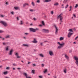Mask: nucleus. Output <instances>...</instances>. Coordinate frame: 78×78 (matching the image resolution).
Listing matches in <instances>:
<instances>
[{"label":"nucleus","mask_w":78,"mask_h":78,"mask_svg":"<svg viewBox=\"0 0 78 78\" xmlns=\"http://www.w3.org/2000/svg\"><path fill=\"white\" fill-rule=\"evenodd\" d=\"M40 44L41 45H43V43H41Z\"/></svg>","instance_id":"obj_53"},{"label":"nucleus","mask_w":78,"mask_h":78,"mask_svg":"<svg viewBox=\"0 0 78 78\" xmlns=\"http://www.w3.org/2000/svg\"><path fill=\"white\" fill-rule=\"evenodd\" d=\"M6 69L7 70H9V69H10V67H7L6 68Z\"/></svg>","instance_id":"obj_38"},{"label":"nucleus","mask_w":78,"mask_h":78,"mask_svg":"<svg viewBox=\"0 0 78 78\" xmlns=\"http://www.w3.org/2000/svg\"><path fill=\"white\" fill-rule=\"evenodd\" d=\"M69 31H70V32H73V30H72V29H69Z\"/></svg>","instance_id":"obj_36"},{"label":"nucleus","mask_w":78,"mask_h":78,"mask_svg":"<svg viewBox=\"0 0 78 78\" xmlns=\"http://www.w3.org/2000/svg\"><path fill=\"white\" fill-rule=\"evenodd\" d=\"M2 66H0V68H2Z\"/></svg>","instance_id":"obj_62"},{"label":"nucleus","mask_w":78,"mask_h":78,"mask_svg":"<svg viewBox=\"0 0 78 78\" xmlns=\"http://www.w3.org/2000/svg\"><path fill=\"white\" fill-rule=\"evenodd\" d=\"M30 25L32 26V25H33V23H31L30 24Z\"/></svg>","instance_id":"obj_56"},{"label":"nucleus","mask_w":78,"mask_h":78,"mask_svg":"<svg viewBox=\"0 0 78 78\" xmlns=\"http://www.w3.org/2000/svg\"><path fill=\"white\" fill-rule=\"evenodd\" d=\"M65 58L67 59V60H69V57L67 55H65Z\"/></svg>","instance_id":"obj_12"},{"label":"nucleus","mask_w":78,"mask_h":78,"mask_svg":"<svg viewBox=\"0 0 78 78\" xmlns=\"http://www.w3.org/2000/svg\"><path fill=\"white\" fill-rule=\"evenodd\" d=\"M30 31H32V32H36L37 30H39V29L36 28V29H34L32 28H30Z\"/></svg>","instance_id":"obj_4"},{"label":"nucleus","mask_w":78,"mask_h":78,"mask_svg":"<svg viewBox=\"0 0 78 78\" xmlns=\"http://www.w3.org/2000/svg\"><path fill=\"white\" fill-rule=\"evenodd\" d=\"M5 16V15H2L0 16V17H4Z\"/></svg>","instance_id":"obj_40"},{"label":"nucleus","mask_w":78,"mask_h":78,"mask_svg":"<svg viewBox=\"0 0 78 78\" xmlns=\"http://www.w3.org/2000/svg\"><path fill=\"white\" fill-rule=\"evenodd\" d=\"M35 71L34 70H32V73L34 74V72Z\"/></svg>","instance_id":"obj_34"},{"label":"nucleus","mask_w":78,"mask_h":78,"mask_svg":"<svg viewBox=\"0 0 78 78\" xmlns=\"http://www.w3.org/2000/svg\"><path fill=\"white\" fill-rule=\"evenodd\" d=\"M69 53H72V51H70Z\"/></svg>","instance_id":"obj_64"},{"label":"nucleus","mask_w":78,"mask_h":78,"mask_svg":"<svg viewBox=\"0 0 78 78\" xmlns=\"http://www.w3.org/2000/svg\"><path fill=\"white\" fill-rule=\"evenodd\" d=\"M4 33V31L0 30V33Z\"/></svg>","instance_id":"obj_30"},{"label":"nucleus","mask_w":78,"mask_h":78,"mask_svg":"<svg viewBox=\"0 0 78 78\" xmlns=\"http://www.w3.org/2000/svg\"><path fill=\"white\" fill-rule=\"evenodd\" d=\"M33 20H34V21H36V20H37V19H36L35 18H33Z\"/></svg>","instance_id":"obj_41"},{"label":"nucleus","mask_w":78,"mask_h":78,"mask_svg":"<svg viewBox=\"0 0 78 78\" xmlns=\"http://www.w3.org/2000/svg\"><path fill=\"white\" fill-rule=\"evenodd\" d=\"M74 59L76 60V61H78V57L76 56H75L74 57Z\"/></svg>","instance_id":"obj_11"},{"label":"nucleus","mask_w":78,"mask_h":78,"mask_svg":"<svg viewBox=\"0 0 78 78\" xmlns=\"http://www.w3.org/2000/svg\"><path fill=\"white\" fill-rule=\"evenodd\" d=\"M59 3L58 2H56L55 4H54V6H57L59 5Z\"/></svg>","instance_id":"obj_15"},{"label":"nucleus","mask_w":78,"mask_h":78,"mask_svg":"<svg viewBox=\"0 0 78 78\" xmlns=\"http://www.w3.org/2000/svg\"><path fill=\"white\" fill-rule=\"evenodd\" d=\"M42 24L44 25V26H45V23H44V21H42Z\"/></svg>","instance_id":"obj_32"},{"label":"nucleus","mask_w":78,"mask_h":78,"mask_svg":"<svg viewBox=\"0 0 78 78\" xmlns=\"http://www.w3.org/2000/svg\"><path fill=\"white\" fill-rule=\"evenodd\" d=\"M54 26L55 28V34H58V31H59V30L58 29V27H57L55 24L54 25Z\"/></svg>","instance_id":"obj_5"},{"label":"nucleus","mask_w":78,"mask_h":78,"mask_svg":"<svg viewBox=\"0 0 78 78\" xmlns=\"http://www.w3.org/2000/svg\"><path fill=\"white\" fill-rule=\"evenodd\" d=\"M15 56H19V53H18V52H16L15 54Z\"/></svg>","instance_id":"obj_24"},{"label":"nucleus","mask_w":78,"mask_h":78,"mask_svg":"<svg viewBox=\"0 0 78 78\" xmlns=\"http://www.w3.org/2000/svg\"><path fill=\"white\" fill-rule=\"evenodd\" d=\"M0 38H1V39H2V41H4V40H5V38H2V37H1L0 36Z\"/></svg>","instance_id":"obj_35"},{"label":"nucleus","mask_w":78,"mask_h":78,"mask_svg":"<svg viewBox=\"0 0 78 78\" xmlns=\"http://www.w3.org/2000/svg\"><path fill=\"white\" fill-rule=\"evenodd\" d=\"M12 14L14 15V12H11Z\"/></svg>","instance_id":"obj_47"},{"label":"nucleus","mask_w":78,"mask_h":78,"mask_svg":"<svg viewBox=\"0 0 78 78\" xmlns=\"http://www.w3.org/2000/svg\"><path fill=\"white\" fill-rule=\"evenodd\" d=\"M0 23H2V25H4L5 27H8V23L5 21H2L0 22Z\"/></svg>","instance_id":"obj_3"},{"label":"nucleus","mask_w":78,"mask_h":78,"mask_svg":"<svg viewBox=\"0 0 78 78\" xmlns=\"http://www.w3.org/2000/svg\"><path fill=\"white\" fill-rule=\"evenodd\" d=\"M16 19H17V20H19V18L18 17H17Z\"/></svg>","instance_id":"obj_58"},{"label":"nucleus","mask_w":78,"mask_h":78,"mask_svg":"<svg viewBox=\"0 0 78 78\" xmlns=\"http://www.w3.org/2000/svg\"><path fill=\"white\" fill-rule=\"evenodd\" d=\"M13 66H16V64H13Z\"/></svg>","instance_id":"obj_61"},{"label":"nucleus","mask_w":78,"mask_h":78,"mask_svg":"<svg viewBox=\"0 0 78 78\" xmlns=\"http://www.w3.org/2000/svg\"><path fill=\"white\" fill-rule=\"evenodd\" d=\"M47 72V69H46L44 71V73H46V72Z\"/></svg>","instance_id":"obj_37"},{"label":"nucleus","mask_w":78,"mask_h":78,"mask_svg":"<svg viewBox=\"0 0 78 78\" xmlns=\"http://www.w3.org/2000/svg\"><path fill=\"white\" fill-rule=\"evenodd\" d=\"M73 16H74V17H75V18L76 17V15H75V14H73Z\"/></svg>","instance_id":"obj_43"},{"label":"nucleus","mask_w":78,"mask_h":78,"mask_svg":"<svg viewBox=\"0 0 78 78\" xmlns=\"http://www.w3.org/2000/svg\"><path fill=\"white\" fill-rule=\"evenodd\" d=\"M25 34H26V35H28V33H25Z\"/></svg>","instance_id":"obj_49"},{"label":"nucleus","mask_w":78,"mask_h":78,"mask_svg":"<svg viewBox=\"0 0 78 78\" xmlns=\"http://www.w3.org/2000/svg\"><path fill=\"white\" fill-rule=\"evenodd\" d=\"M68 1L67 0H64L63 1V3H64V4H66L67 3V1Z\"/></svg>","instance_id":"obj_18"},{"label":"nucleus","mask_w":78,"mask_h":78,"mask_svg":"<svg viewBox=\"0 0 78 78\" xmlns=\"http://www.w3.org/2000/svg\"><path fill=\"white\" fill-rule=\"evenodd\" d=\"M42 31L44 33H48V30L46 29H43L42 30Z\"/></svg>","instance_id":"obj_10"},{"label":"nucleus","mask_w":78,"mask_h":78,"mask_svg":"<svg viewBox=\"0 0 78 78\" xmlns=\"http://www.w3.org/2000/svg\"><path fill=\"white\" fill-rule=\"evenodd\" d=\"M27 6H29V4H28V3H26L23 4V7H25V6H27Z\"/></svg>","instance_id":"obj_13"},{"label":"nucleus","mask_w":78,"mask_h":78,"mask_svg":"<svg viewBox=\"0 0 78 78\" xmlns=\"http://www.w3.org/2000/svg\"><path fill=\"white\" fill-rule=\"evenodd\" d=\"M37 3H40V0H37Z\"/></svg>","instance_id":"obj_45"},{"label":"nucleus","mask_w":78,"mask_h":78,"mask_svg":"<svg viewBox=\"0 0 78 78\" xmlns=\"http://www.w3.org/2000/svg\"><path fill=\"white\" fill-rule=\"evenodd\" d=\"M30 11H31V12H33V9H31L30 10Z\"/></svg>","instance_id":"obj_44"},{"label":"nucleus","mask_w":78,"mask_h":78,"mask_svg":"<svg viewBox=\"0 0 78 78\" xmlns=\"http://www.w3.org/2000/svg\"><path fill=\"white\" fill-rule=\"evenodd\" d=\"M62 40H64V37H61L60 38V41H62Z\"/></svg>","instance_id":"obj_27"},{"label":"nucleus","mask_w":78,"mask_h":78,"mask_svg":"<svg viewBox=\"0 0 78 78\" xmlns=\"http://www.w3.org/2000/svg\"><path fill=\"white\" fill-rule=\"evenodd\" d=\"M68 6H69V5H67L65 7L66 9V8H68Z\"/></svg>","instance_id":"obj_42"},{"label":"nucleus","mask_w":78,"mask_h":78,"mask_svg":"<svg viewBox=\"0 0 78 78\" xmlns=\"http://www.w3.org/2000/svg\"><path fill=\"white\" fill-rule=\"evenodd\" d=\"M47 41H44V42L45 43V42H47Z\"/></svg>","instance_id":"obj_59"},{"label":"nucleus","mask_w":78,"mask_h":78,"mask_svg":"<svg viewBox=\"0 0 78 78\" xmlns=\"http://www.w3.org/2000/svg\"><path fill=\"white\" fill-rule=\"evenodd\" d=\"M41 66H42L43 67H44V64H42L41 65Z\"/></svg>","instance_id":"obj_54"},{"label":"nucleus","mask_w":78,"mask_h":78,"mask_svg":"<svg viewBox=\"0 0 78 78\" xmlns=\"http://www.w3.org/2000/svg\"><path fill=\"white\" fill-rule=\"evenodd\" d=\"M37 41H36V39H34V41H32V42H33V43H37Z\"/></svg>","instance_id":"obj_14"},{"label":"nucleus","mask_w":78,"mask_h":78,"mask_svg":"<svg viewBox=\"0 0 78 78\" xmlns=\"http://www.w3.org/2000/svg\"><path fill=\"white\" fill-rule=\"evenodd\" d=\"M57 44H58V45H59L58 47L57 48H58V49H61V48H62V47L65 45V43L64 42H62V44H61L59 42H58Z\"/></svg>","instance_id":"obj_1"},{"label":"nucleus","mask_w":78,"mask_h":78,"mask_svg":"<svg viewBox=\"0 0 78 78\" xmlns=\"http://www.w3.org/2000/svg\"><path fill=\"white\" fill-rule=\"evenodd\" d=\"M13 70H15V68H13Z\"/></svg>","instance_id":"obj_60"},{"label":"nucleus","mask_w":78,"mask_h":78,"mask_svg":"<svg viewBox=\"0 0 78 78\" xmlns=\"http://www.w3.org/2000/svg\"><path fill=\"white\" fill-rule=\"evenodd\" d=\"M66 71H67V69H66V68H65V69H64V72L65 73H66Z\"/></svg>","instance_id":"obj_23"},{"label":"nucleus","mask_w":78,"mask_h":78,"mask_svg":"<svg viewBox=\"0 0 78 78\" xmlns=\"http://www.w3.org/2000/svg\"><path fill=\"white\" fill-rule=\"evenodd\" d=\"M39 78H43L42 76H39Z\"/></svg>","instance_id":"obj_46"},{"label":"nucleus","mask_w":78,"mask_h":78,"mask_svg":"<svg viewBox=\"0 0 78 78\" xmlns=\"http://www.w3.org/2000/svg\"><path fill=\"white\" fill-rule=\"evenodd\" d=\"M24 39H27V37H24Z\"/></svg>","instance_id":"obj_63"},{"label":"nucleus","mask_w":78,"mask_h":78,"mask_svg":"<svg viewBox=\"0 0 78 78\" xmlns=\"http://www.w3.org/2000/svg\"><path fill=\"white\" fill-rule=\"evenodd\" d=\"M24 75L25 76L26 78H31V77L29 76H28L27 73H24Z\"/></svg>","instance_id":"obj_7"},{"label":"nucleus","mask_w":78,"mask_h":78,"mask_svg":"<svg viewBox=\"0 0 78 78\" xmlns=\"http://www.w3.org/2000/svg\"><path fill=\"white\" fill-rule=\"evenodd\" d=\"M23 23H23V21H20V25H23Z\"/></svg>","instance_id":"obj_17"},{"label":"nucleus","mask_w":78,"mask_h":78,"mask_svg":"<svg viewBox=\"0 0 78 78\" xmlns=\"http://www.w3.org/2000/svg\"><path fill=\"white\" fill-rule=\"evenodd\" d=\"M49 54L50 56H53L54 55V54L53 53V51H49Z\"/></svg>","instance_id":"obj_6"},{"label":"nucleus","mask_w":78,"mask_h":78,"mask_svg":"<svg viewBox=\"0 0 78 78\" xmlns=\"http://www.w3.org/2000/svg\"><path fill=\"white\" fill-rule=\"evenodd\" d=\"M51 2V0H45L44 1V2Z\"/></svg>","instance_id":"obj_20"},{"label":"nucleus","mask_w":78,"mask_h":78,"mask_svg":"<svg viewBox=\"0 0 78 78\" xmlns=\"http://www.w3.org/2000/svg\"><path fill=\"white\" fill-rule=\"evenodd\" d=\"M17 58H21V56H18V55L16 56Z\"/></svg>","instance_id":"obj_39"},{"label":"nucleus","mask_w":78,"mask_h":78,"mask_svg":"<svg viewBox=\"0 0 78 78\" xmlns=\"http://www.w3.org/2000/svg\"><path fill=\"white\" fill-rule=\"evenodd\" d=\"M23 46H24V47H29V45L27 44H23Z\"/></svg>","instance_id":"obj_19"},{"label":"nucleus","mask_w":78,"mask_h":78,"mask_svg":"<svg viewBox=\"0 0 78 78\" xmlns=\"http://www.w3.org/2000/svg\"><path fill=\"white\" fill-rule=\"evenodd\" d=\"M26 24H28V22H26Z\"/></svg>","instance_id":"obj_57"},{"label":"nucleus","mask_w":78,"mask_h":78,"mask_svg":"<svg viewBox=\"0 0 78 78\" xmlns=\"http://www.w3.org/2000/svg\"><path fill=\"white\" fill-rule=\"evenodd\" d=\"M75 63L76 64V65H77V66H78V60L77 61H76Z\"/></svg>","instance_id":"obj_25"},{"label":"nucleus","mask_w":78,"mask_h":78,"mask_svg":"<svg viewBox=\"0 0 78 78\" xmlns=\"http://www.w3.org/2000/svg\"><path fill=\"white\" fill-rule=\"evenodd\" d=\"M40 56L41 57H42L43 58L44 57V55L42 54H40Z\"/></svg>","instance_id":"obj_29"},{"label":"nucleus","mask_w":78,"mask_h":78,"mask_svg":"<svg viewBox=\"0 0 78 78\" xmlns=\"http://www.w3.org/2000/svg\"><path fill=\"white\" fill-rule=\"evenodd\" d=\"M73 34V33L71 32H69L68 33V37H71V36Z\"/></svg>","instance_id":"obj_9"},{"label":"nucleus","mask_w":78,"mask_h":78,"mask_svg":"<svg viewBox=\"0 0 78 78\" xmlns=\"http://www.w3.org/2000/svg\"><path fill=\"white\" fill-rule=\"evenodd\" d=\"M14 9H15L16 10H17L18 9H19V7H14Z\"/></svg>","instance_id":"obj_16"},{"label":"nucleus","mask_w":78,"mask_h":78,"mask_svg":"<svg viewBox=\"0 0 78 78\" xmlns=\"http://www.w3.org/2000/svg\"><path fill=\"white\" fill-rule=\"evenodd\" d=\"M51 14H53V11H51Z\"/></svg>","instance_id":"obj_51"},{"label":"nucleus","mask_w":78,"mask_h":78,"mask_svg":"<svg viewBox=\"0 0 78 78\" xmlns=\"http://www.w3.org/2000/svg\"><path fill=\"white\" fill-rule=\"evenodd\" d=\"M10 37V35H8L6 37H5V38L6 39H8V38H9Z\"/></svg>","instance_id":"obj_22"},{"label":"nucleus","mask_w":78,"mask_h":78,"mask_svg":"<svg viewBox=\"0 0 78 78\" xmlns=\"http://www.w3.org/2000/svg\"><path fill=\"white\" fill-rule=\"evenodd\" d=\"M5 4L6 5H8V2H6L5 3Z\"/></svg>","instance_id":"obj_48"},{"label":"nucleus","mask_w":78,"mask_h":78,"mask_svg":"<svg viewBox=\"0 0 78 78\" xmlns=\"http://www.w3.org/2000/svg\"><path fill=\"white\" fill-rule=\"evenodd\" d=\"M3 73L4 75H6V74L8 73V72L6 71V72H4Z\"/></svg>","instance_id":"obj_28"},{"label":"nucleus","mask_w":78,"mask_h":78,"mask_svg":"<svg viewBox=\"0 0 78 78\" xmlns=\"http://www.w3.org/2000/svg\"><path fill=\"white\" fill-rule=\"evenodd\" d=\"M6 44H7V43L5 42H3L2 43V44L3 45H6Z\"/></svg>","instance_id":"obj_31"},{"label":"nucleus","mask_w":78,"mask_h":78,"mask_svg":"<svg viewBox=\"0 0 78 78\" xmlns=\"http://www.w3.org/2000/svg\"><path fill=\"white\" fill-rule=\"evenodd\" d=\"M31 5L33 6H34L35 5V4H34V2H33L31 3Z\"/></svg>","instance_id":"obj_21"},{"label":"nucleus","mask_w":78,"mask_h":78,"mask_svg":"<svg viewBox=\"0 0 78 78\" xmlns=\"http://www.w3.org/2000/svg\"><path fill=\"white\" fill-rule=\"evenodd\" d=\"M62 14L61 13L58 16V18L60 19V22H62L63 21H62V20L63 19V17L62 16Z\"/></svg>","instance_id":"obj_2"},{"label":"nucleus","mask_w":78,"mask_h":78,"mask_svg":"<svg viewBox=\"0 0 78 78\" xmlns=\"http://www.w3.org/2000/svg\"><path fill=\"white\" fill-rule=\"evenodd\" d=\"M78 38V36L77 37L75 38V40H76Z\"/></svg>","instance_id":"obj_50"},{"label":"nucleus","mask_w":78,"mask_h":78,"mask_svg":"<svg viewBox=\"0 0 78 78\" xmlns=\"http://www.w3.org/2000/svg\"><path fill=\"white\" fill-rule=\"evenodd\" d=\"M12 53H13V50L11 49L9 52V55H12Z\"/></svg>","instance_id":"obj_8"},{"label":"nucleus","mask_w":78,"mask_h":78,"mask_svg":"<svg viewBox=\"0 0 78 78\" xmlns=\"http://www.w3.org/2000/svg\"><path fill=\"white\" fill-rule=\"evenodd\" d=\"M78 4H76L75 6V8H78Z\"/></svg>","instance_id":"obj_33"},{"label":"nucleus","mask_w":78,"mask_h":78,"mask_svg":"<svg viewBox=\"0 0 78 78\" xmlns=\"http://www.w3.org/2000/svg\"><path fill=\"white\" fill-rule=\"evenodd\" d=\"M70 9H72V6H70Z\"/></svg>","instance_id":"obj_55"},{"label":"nucleus","mask_w":78,"mask_h":78,"mask_svg":"<svg viewBox=\"0 0 78 78\" xmlns=\"http://www.w3.org/2000/svg\"><path fill=\"white\" fill-rule=\"evenodd\" d=\"M33 66H36V64H33Z\"/></svg>","instance_id":"obj_52"},{"label":"nucleus","mask_w":78,"mask_h":78,"mask_svg":"<svg viewBox=\"0 0 78 78\" xmlns=\"http://www.w3.org/2000/svg\"><path fill=\"white\" fill-rule=\"evenodd\" d=\"M8 48H9V46H7L6 48V51H8V50H9V49H8Z\"/></svg>","instance_id":"obj_26"}]
</instances>
